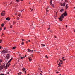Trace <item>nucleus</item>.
<instances>
[{
  "label": "nucleus",
  "instance_id": "1",
  "mask_svg": "<svg viewBox=\"0 0 75 75\" xmlns=\"http://www.w3.org/2000/svg\"><path fill=\"white\" fill-rule=\"evenodd\" d=\"M64 16H67V12H66V11L64 13L61 15V16L59 18L60 21H62V20H63L62 19H64Z\"/></svg>",
  "mask_w": 75,
  "mask_h": 75
},
{
  "label": "nucleus",
  "instance_id": "2",
  "mask_svg": "<svg viewBox=\"0 0 75 75\" xmlns=\"http://www.w3.org/2000/svg\"><path fill=\"white\" fill-rule=\"evenodd\" d=\"M10 58V55L9 54H7L6 57V59H8Z\"/></svg>",
  "mask_w": 75,
  "mask_h": 75
},
{
  "label": "nucleus",
  "instance_id": "3",
  "mask_svg": "<svg viewBox=\"0 0 75 75\" xmlns=\"http://www.w3.org/2000/svg\"><path fill=\"white\" fill-rule=\"evenodd\" d=\"M8 50H3L2 51V53H3L4 54L5 53H7V52H8Z\"/></svg>",
  "mask_w": 75,
  "mask_h": 75
},
{
  "label": "nucleus",
  "instance_id": "4",
  "mask_svg": "<svg viewBox=\"0 0 75 75\" xmlns=\"http://www.w3.org/2000/svg\"><path fill=\"white\" fill-rule=\"evenodd\" d=\"M5 14V11H3L2 13H1V15L2 16H4Z\"/></svg>",
  "mask_w": 75,
  "mask_h": 75
},
{
  "label": "nucleus",
  "instance_id": "5",
  "mask_svg": "<svg viewBox=\"0 0 75 75\" xmlns=\"http://www.w3.org/2000/svg\"><path fill=\"white\" fill-rule=\"evenodd\" d=\"M61 6H63L64 7H65V3L64 2L63 4H61Z\"/></svg>",
  "mask_w": 75,
  "mask_h": 75
},
{
  "label": "nucleus",
  "instance_id": "6",
  "mask_svg": "<svg viewBox=\"0 0 75 75\" xmlns=\"http://www.w3.org/2000/svg\"><path fill=\"white\" fill-rule=\"evenodd\" d=\"M9 64V65L8 66V67H9V65H10V63H7L6 64V67H5V69H7V64Z\"/></svg>",
  "mask_w": 75,
  "mask_h": 75
},
{
  "label": "nucleus",
  "instance_id": "7",
  "mask_svg": "<svg viewBox=\"0 0 75 75\" xmlns=\"http://www.w3.org/2000/svg\"><path fill=\"white\" fill-rule=\"evenodd\" d=\"M3 68V66H0V70H1Z\"/></svg>",
  "mask_w": 75,
  "mask_h": 75
},
{
  "label": "nucleus",
  "instance_id": "8",
  "mask_svg": "<svg viewBox=\"0 0 75 75\" xmlns=\"http://www.w3.org/2000/svg\"><path fill=\"white\" fill-rule=\"evenodd\" d=\"M28 59H29V61H31L32 60V58H31V57H29Z\"/></svg>",
  "mask_w": 75,
  "mask_h": 75
},
{
  "label": "nucleus",
  "instance_id": "9",
  "mask_svg": "<svg viewBox=\"0 0 75 75\" xmlns=\"http://www.w3.org/2000/svg\"><path fill=\"white\" fill-rule=\"evenodd\" d=\"M10 20V18H9V17H8V18H6V20H8V21H9V20Z\"/></svg>",
  "mask_w": 75,
  "mask_h": 75
},
{
  "label": "nucleus",
  "instance_id": "10",
  "mask_svg": "<svg viewBox=\"0 0 75 75\" xmlns=\"http://www.w3.org/2000/svg\"><path fill=\"white\" fill-rule=\"evenodd\" d=\"M68 4H66V9H67L68 8Z\"/></svg>",
  "mask_w": 75,
  "mask_h": 75
},
{
  "label": "nucleus",
  "instance_id": "11",
  "mask_svg": "<svg viewBox=\"0 0 75 75\" xmlns=\"http://www.w3.org/2000/svg\"><path fill=\"white\" fill-rule=\"evenodd\" d=\"M60 12H62V11H64V9H62L60 11Z\"/></svg>",
  "mask_w": 75,
  "mask_h": 75
},
{
  "label": "nucleus",
  "instance_id": "12",
  "mask_svg": "<svg viewBox=\"0 0 75 75\" xmlns=\"http://www.w3.org/2000/svg\"><path fill=\"white\" fill-rule=\"evenodd\" d=\"M12 60V59H11L8 62V64L9 63V62H11V61Z\"/></svg>",
  "mask_w": 75,
  "mask_h": 75
},
{
  "label": "nucleus",
  "instance_id": "13",
  "mask_svg": "<svg viewBox=\"0 0 75 75\" xmlns=\"http://www.w3.org/2000/svg\"><path fill=\"white\" fill-rule=\"evenodd\" d=\"M26 69H25V68H24L23 69H22V70L23 72H24L25 71V70Z\"/></svg>",
  "mask_w": 75,
  "mask_h": 75
},
{
  "label": "nucleus",
  "instance_id": "14",
  "mask_svg": "<svg viewBox=\"0 0 75 75\" xmlns=\"http://www.w3.org/2000/svg\"><path fill=\"white\" fill-rule=\"evenodd\" d=\"M42 47H45V45L44 44H41Z\"/></svg>",
  "mask_w": 75,
  "mask_h": 75
},
{
  "label": "nucleus",
  "instance_id": "15",
  "mask_svg": "<svg viewBox=\"0 0 75 75\" xmlns=\"http://www.w3.org/2000/svg\"><path fill=\"white\" fill-rule=\"evenodd\" d=\"M52 0L50 1V4H51H51H52Z\"/></svg>",
  "mask_w": 75,
  "mask_h": 75
},
{
  "label": "nucleus",
  "instance_id": "16",
  "mask_svg": "<svg viewBox=\"0 0 75 75\" xmlns=\"http://www.w3.org/2000/svg\"><path fill=\"white\" fill-rule=\"evenodd\" d=\"M28 51H29V52H31V50H30V49H28Z\"/></svg>",
  "mask_w": 75,
  "mask_h": 75
},
{
  "label": "nucleus",
  "instance_id": "17",
  "mask_svg": "<svg viewBox=\"0 0 75 75\" xmlns=\"http://www.w3.org/2000/svg\"><path fill=\"white\" fill-rule=\"evenodd\" d=\"M2 61H3V60L0 59V64H1V62H2Z\"/></svg>",
  "mask_w": 75,
  "mask_h": 75
},
{
  "label": "nucleus",
  "instance_id": "18",
  "mask_svg": "<svg viewBox=\"0 0 75 75\" xmlns=\"http://www.w3.org/2000/svg\"><path fill=\"white\" fill-rule=\"evenodd\" d=\"M1 26L2 27H4V25L3 24H2V25H1Z\"/></svg>",
  "mask_w": 75,
  "mask_h": 75
},
{
  "label": "nucleus",
  "instance_id": "19",
  "mask_svg": "<svg viewBox=\"0 0 75 75\" xmlns=\"http://www.w3.org/2000/svg\"><path fill=\"white\" fill-rule=\"evenodd\" d=\"M16 1L18 3H19L20 2V0H16Z\"/></svg>",
  "mask_w": 75,
  "mask_h": 75
},
{
  "label": "nucleus",
  "instance_id": "20",
  "mask_svg": "<svg viewBox=\"0 0 75 75\" xmlns=\"http://www.w3.org/2000/svg\"><path fill=\"white\" fill-rule=\"evenodd\" d=\"M18 16L19 17H20V16H21V14H18Z\"/></svg>",
  "mask_w": 75,
  "mask_h": 75
},
{
  "label": "nucleus",
  "instance_id": "21",
  "mask_svg": "<svg viewBox=\"0 0 75 75\" xmlns=\"http://www.w3.org/2000/svg\"><path fill=\"white\" fill-rule=\"evenodd\" d=\"M2 41V40L1 39L0 40V43H1Z\"/></svg>",
  "mask_w": 75,
  "mask_h": 75
},
{
  "label": "nucleus",
  "instance_id": "22",
  "mask_svg": "<svg viewBox=\"0 0 75 75\" xmlns=\"http://www.w3.org/2000/svg\"><path fill=\"white\" fill-rule=\"evenodd\" d=\"M13 49L14 50H15V49H16V47H13Z\"/></svg>",
  "mask_w": 75,
  "mask_h": 75
},
{
  "label": "nucleus",
  "instance_id": "23",
  "mask_svg": "<svg viewBox=\"0 0 75 75\" xmlns=\"http://www.w3.org/2000/svg\"><path fill=\"white\" fill-rule=\"evenodd\" d=\"M0 75H4V74H0Z\"/></svg>",
  "mask_w": 75,
  "mask_h": 75
},
{
  "label": "nucleus",
  "instance_id": "24",
  "mask_svg": "<svg viewBox=\"0 0 75 75\" xmlns=\"http://www.w3.org/2000/svg\"><path fill=\"white\" fill-rule=\"evenodd\" d=\"M2 30V28H0V31H1Z\"/></svg>",
  "mask_w": 75,
  "mask_h": 75
},
{
  "label": "nucleus",
  "instance_id": "25",
  "mask_svg": "<svg viewBox=\"0 0 75 75\" xmlns=\"http://www.w3.org/2000/svg\"><path fill=\"white\" fill-rule=\"evenodd\" d=\"M45 57H46V58H48V57H47V55H46Z\"/></svg>",
  "mask_w": 75,
  "mask_h": 75
},
{
  "label": "nucleus",
  "instance_id": "26",
  "mask_svg": "<svg viewBox=\"0 0 75 75\" xmlns=\"http://www.w3.org/2000/svg\"><path fill=\"white\" fill-rule=\"evenodd\" d=\"M10 28H12V27H13V26H12V25H11L10 26Z\"/></svg>",
  "mask_w": 75,
  "mask_h": 75
},
{
  "label": "nucleus",
  "instance_id": "27",
  "mask_svg": "<svg viewBox=\"0 0 75 75\" xmlns=\"http://www.w3.org/2000/svg\"><path fill=\"white\" fill-rule=\"evenodd\" d=\"M52 6L53 7H54V5L53 4H52Z\"/></svg>",
  "mask_w": 75,
  "mask_h": 75
},
{
  "label": "nucleus",
  "instance_id": "28",
  "mask_svg": "<svg viewBox=\"0 0 75 75\" xmlns=\"http://www.w3.org/2000/svg\"><path fill=\"white\" fill-rule=\"evenodd\" d=\"M22 45H24V42H22Z\"/></svg>",
  "mask_w": 75,
  "mask_h": 75
},
{
  "label": "nucleus",
  "instance_id": "29",
  "mask_svg": "<svg viewBox=\"0 0 75 75\" xmlns=\"http://www.w3.org/2000/svg\"><path fill=\"white\" fill-rule=\"evenodd\" d=\"M19 18H18V17H17V20H19Z\"/></svg>",
  "mask_w": 75,
  "mask_h": 75
},
{
  "label": "nucleus",
  "instance_id": "30",
  "mask_svg": "<svg viewBox=\"0 0 75 75\" xmlns=\"http://www.w3.org/2000/svg\"><path fill=\"white\" fill-rule=\"evenodd\" d=\"M4 30H6V27H4Z\"/></svg>",
  "mask_w": 75,
  "mask_h": 75
},
{
  "label": "nucleus",
  "instance_id": "31",
  "mask_svg": "<svg viewBox=\"0 0 75 75\" xmlns=\"http://www.w3.org/2000/svg\"><path fill=\"white\" fill-rule=\"evenodd\" d=\"M15 23H16V22H13V24H15Z\"/></svg>",
  "mask_w": 75,
  "mask_h": 75
},
{
  "label": "nucleus",
  "instance_id": "32",
  "mask_svg": "<svg viewBox=\"0 0 75 75\" xmlns=\"http://www.w3.org/2000/svg\"><path fill=\"white\" fill-rule=\"evenodd\" d=\"M46 11H47V12H48V11H48V10H47H47H46Z\"/></svg>",
  "mask_w": 75,
  "mask_h": 75
},
{
  "label": "nucleus",
  "instance_id": "33",
  "mask_svg": "<svg viewBox=\"0 0 75 75\" xmlns=\"http://www.w3.org/2000/svg\"><path fill=\"white\" fill-rule=\"evenodd\" d=\"M21 59H23V57H21Z\"/></svg>",
  "mask_w": 75,
  "mask_h": 75
},
{
  "label": "nucleus",
  "instance_id": "34",
  "mask_svg": "<svg viewBox=\"0 0 75 75\" xmlns=\"http://www.w3.org/2000/svg\"><path fill=\"white\" fill-rule=\"evenodd\" d=\"M18 75H21V74H20V73H18Z\"/></svg>",
  "mask_w": 75,
  "mask_h": 75
},
{
  "label": "nucleus",
  "instance_id": "35",
  "mask_svg": "<svg viewBox=\"0 0 75 75\" xmlns=\"http://www.w3.org/2000/svg\"><path fill=\"white\" fill-rule=\"evenodd\" d=\"M24 71L25 74H26V71Z\"/></svg>",
  "mask_w": 75,
  "mask_h": 75
},
{
  "label": "nucleus",
  "instance_id": "36",
  "mask_svg": "<svg viewBox=\"0 0 75 75\" xmlns=\"http://www.w3.org/2000/svg\"><path fill=\"white\" fill-rule=\"evenodd\" d=\"M58 65H60V63H59Z\"/></svg>",
  "mask_w": 75,
  "mask_h": 75
},
{
  "label": "nucleus",
  "instance_id": "37",
  "mask_svg": "<svg viewBox=\"0 0 75 75\" xmlns=\"http://www.w3.org/2000/svg\"><path fill=\"white\" fill-rule=\"evenodd\" d=\"M19 74H22V73L21 72H19Z\"/></svg>",
  "mask_w": 75,
  "mask_h": 75
},
{
  "label": "nucleus",
  "instance_id": "38",
  "mask_svg": "<svg viewBox=\"0 0 75 75\" xmlns=\"http://www.w3.org/2000/svg\"><path fill=\"white\" fill-rule=\"evenodd\" d=\"M31 10V11H33V8H32V9Z\"/></svg>",
  "mask_w": 75,
  "mask_h": 75
},
{
  "label": "nucleus",
  "instance_id": "39",
  "mask_svg": "<svg viewBox=\"0 0 75 75\" xmlns=\"http://www.w3.org/2000/svg\"><path fill=\"white\" fill-rule=\"evenodd\" d=\"M56 73H57V74H58V73H59V72H57Z\"/></svg>",
  "mask_w": 75,
  "mask_h": 75
},
{
  "label": "nucleus",
  "instance_id": "40",
  "mask_svg": "<svg viewBox=\"0 0 75 75\" xmlns=\"http://www.w3.org/2000/svg\"><path fill=\"white\" fill-rule=\"evenodd\" d=\"M28 41H29V42H30V40H28Z\"/></svg>",
  "mask_w": 75,
  "mask_h": 75
},
{
  "label": "nucleus",
  "instance_id": "41",
  "mask_svg": "<svg viewBox=\"0 0 75 75\" xmlns=\"http://www.w3.org/2000/svg\"><path fill=\"white\" fill-rule=\"evenodd\" d=\"M33 51H34V50H32V52H32V53L33 52Z\"/></svg>",
  "mask_w": 75,
  "mask_h": 75
},
{
  "label": "nucleus",
  "instance_id": "42",
  "mask_svg": "<svg viewBox=\"0 0 75 75\" xmlns=\"http://www.w3.org/2000/svg\"><path fill=\"white\" fill-rule=\"evenodd\" d=\"M63 61H65V60H66L65 59H63Z\"/></svg>",
  "mask_w": 75,
  "mask_h": 75
},
{
  "label": "nucleus",
  "instance_id": "43",
  "mask_svg": "<svg viewBox=\"0 0 75 75\" xmlns=\"http://www.w3.org/2000/svg\"><path fill=\"white\" fill-rule=\"evenodd\" d=\"M58 67H61V65H59V66H58Z\"/></svg>",
  "mask_w": 75,
  "mask_h": 75
},
{
  "label": "nucleus",
  "instance_id": "44",
  "mask_svg": "<svg viewBox=\"0 0 75 75\" xmlns=\"http://www.w3.org/2000/svg\"><path fill=\"white\" fill-rule=\"evenodd\" d=\"M1 46H0V49H1Z\"/></svg>",
  "mask_w": 75,
  "mask_h": 75
},
{
  "label": "nucleus",
  "instance_id": "45",
  "mask_svg": "<svg viewBox=\"0 0 75 75\" xmlns=\"http://www.w3.org/2000/svg\"><path fill=\"white\" fill-rule=\"evenodd\" d=\"M22 41H24V39H22Z\"/></svg>",
  "mask_w": 75,
  "mask_h": 75
},
{
  "label": "nucleus",
  "instance_id": "46",
  "mask_svg": "<svg viewBox=\"0 0 75 75\" xmlns=\"http://www.w3.org/2000/svg\"><path fill=\"white\" fill-rule=\"evenodd\" d=\"M60 61L61 62H62V60H60Z\"/></svg>",
  "mask_w": 75,
  "mask_h": 75
},
{
  "label": "nucleus",
  "instance_id": "47",
  "mask_svg": "<svg viewBox=\"0 0 75 75\" xmlns=\"http://www.w3.org/2000/svg\"><path fill=\"white\" fill-rule=\"evenodd\" d=\"M28 42V41H26L27 43V42Z\"/></svg>",
  "mask_w": 75,
  "mask_h": 75
},
{
  "label": "nucleus",
  "instance_id": "48",
  "mask_svg": "<svg viewBox=\"0 0 75 75\" xmlns=\"http://www.w3.org/2000/svg\"><path fill=\"white\" fill-rule=\"evenodd\" d=\"M64 57H63L62 58V59H64Z\"/></svg>",
  "mask_w": 75,
  "mask_h": 75
},
{
  "label": "nucleus",
  "instance_id": "49",
  "mask_svg": "<svg viewBox=\"0 0 75 75\" xmlns=\"http://www.w3.org/2000/svg\"><path fill=\"white\" fill-rule=\"evenodd\" d=\"M21 11V12H22V11H23V10Z\"/></svg>",
  "mask_w": 75,
  "mask_h": 75
},
{
  "label": "nucleus",
  "instance_id": "50",
  "mask_svg": "<svg viewBox=\"0 0 75 75\" xmlns=\"http://www.w3.org/2000/svg\"><path fill=\"white\" fill-rule=\"evenodd\" d=\"M40 74L41 75H42V74L41 73H40Z\"/></svg>",
  "mask_w": 75,
  "mask_h": 75
},
{
  "label": "nucleus",
  "instance_id": "51",
  "mask_svg": "<svg viewBox=\"0 0 75 75\" xmlns=\"http://www.w3.org/2000/svg\"><path fill=\"white\" fill-rule=\"evenodd\" d=\"M7 74H9V72H8V73H7Z\"/></svg>",
  "mask_w": 75,
  "mask_h": 75
},
{
  "label": "nucleus",
  "instance_id": "52",
  "mask_svg": "<svg viewBox=\"0 0 75 75\" xmlns=\"http://www.w3.org/2000/svg\"><path fill=\"white\" fill-rule=\"evenodd\" d=\"M40 72H42V71H41Z\"/></svg>",
  "mask_w": 75,
  "mask_h": 75
},
{
  "label": "nucleus",
  "instance_id": "53",
  "mask_svg": "<svg viewBox=\"0 0 75 75\" xmlns=\"http://www.w3.org/2000/svg\"><path fill=\"white\" fill-rule=\"evenodd\" d=\"M25 57H27V55H25Z\"/></svg>",
  "mask_w": 75,
  "mask_h": 75
},
{
  "label": "nucleus",
  "instance_id": "54",
  "mask_svg": "<svg viewBox=\"0 0 75 75\" xmlns=\"http://www.w3.org/2000/svg\"><path fill=\"white\" fill-rule=\"evenodd\" d=\"M49 27H50V26H51V25H49Z\"/></svg>",
  "mask_w": 75,
  "mask_h": 75
},
{
  "label": "nucleus",
  "instance_id": "55",
  "mask_svg": "<svg viewBox=\"0 0 75 75\" xmlns=\"http://www.w3.org/2000/svg\"><path fill=\"white\" fill-rule=\"evenodd\" d=\"M67 27V25H66V27Z\"/></svg>",
  "mask_w": 75,
  "mask_h": 75
},
{
  "label": "nucleus",
  "instance_id": "56",
  "mask_svg": "<svg viewBox=\"0 0 75 75\" xmlns=\"http://www.w3.org/2000/svg\"><path fill=\"white\" fill-rule=\"evenodd\" d=\"M55 37L56 38H57V37H56V36H55Z\"/></svg>",
  "mask_w": 75,
  "mask_h": 75
},
{
  "label": "nucleus",
  "instance_id": "57",
  "mask_svg": "<svg viewBox=\"0 0 75 75\" xmlns=\"http://www.w3.org/2000/svg\"><path fill=\"white\" fill-rule=\"evenodd\" d=\"M61 64H62V63H61Z\"/></svg>",
  "mask_w": 75,
  "mask_h": 75
},
{
  "label": "nucleus",
  "instance_id": "58",
  "mask_svg": "<svg viewBox=\"0 0 75 75\" xmlns=\"http://www.w3.org/2000/svg\"><path fill=\"white\" fill-rule=\"evenodd\" d=\"M22 1H23V0H21Z\"/></svg>",
  "mask_w": 75,
  "mask_h": 75
},
{
  "label": "nucleus",
  "instance_id": "59",
  "mask_svg": "<svg viewBox=\"0 0 75 75\" xmlns=\"http://www.w3.org/2000/svg\"><path fill=\"white\" fill-rule=\"evenodd\" d=\"M15 15H17V14H15Z\"/></svg>",
  "mask_w": 75,
  "mask_h": 75
},
{
  "label": "nucleus",
  "instance_id": "60",
  "mask_svg": "<svg viewBox=\"0 0 75 75\" xmlns=\"http://www.w3.org/2000/svg\"><path fill=\"white\" fill-rule=\"evenodd\" d=\"M50 29V28L48 29V30H49Z\"/></svg>",
  "mask_w": 75,
  "mask_h": 75
},
{
  "label": "nucleus",
  "instance_id": "61",
  "mask_svg": "<svg viewBox=\"0 0 75 75\" xmlns=\"http://www.w3.org/2000/svg\"><path fill=\"white\" fill-rule=\"evenodd\" d=\"M30 3H29V4H30Z\"/></svg>",
  "mask_w": 75,
  "mask_h": 75
},
{
  "label": "nucleus",
  "instance_id": "62",
  "mask_svg": "<svg viewBox=\"0 0 75 75\" xmlns=\"http://www.w3.org/2000/svg\"><path fill=\"white\" fill-rule=\"evenodd\" d=\"M33 57V55H32V57Z\"/></svg>",
  "mask_w": 75,
  "mask_h": 75
},
{
  "label": "nucleus",
  "instance_id": "63",
  "mask_svg": "<svg viewBox=\"0 0 75 75\" xmlns=\"http://www.w3.org/2000/svg\"><path fill=\"white\" fill-rule=\"evenodd\" d=\"M75 32V30H74V32Z\"/></svg>",
  "mask_w": 75,
  "mask_h": 75
},
{
  "label": "nucleus",
  "instance_id": "64",
  "mask_svg": "<svg viewBox=\"0 0 75 75\" xmlns=\"http://www.w3.org/2000/svg\"><path fill=\"white\" fill-rule=\"evenodd\" d=\"M60 75H61V74H60Z\"/></svg>",
  "mask_w": 75,
  "mask_h": 75
}]
</instances>
